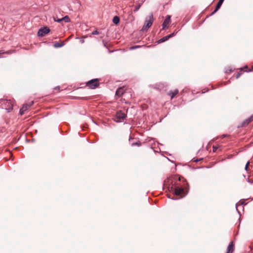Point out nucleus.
<instances>
[{"label":"nucleus","instance_id":"obj_1","mask_svg":"<svg viewBox=\"0 0 253 253\" xmlns=\"http://www.w3.org/2000/svg\"><path fill=\"white\" fill-rule=\"evenodd\" d=\"M0 107L4 109L9 112L13 109V104L10 100L0 99Z\"/></svg>","mask_w":253,"mask_h":253},{"label":"nucleus","instance_id":"obj_2","mask_svg":"<svg viewBox=\"0 0 253 253\" xmlns=\"http://www.w3.org/2000/svg\"><path fill=\"white\" fill-rule=\"evenodd\" d=\"M153 22V16L151 14L149 16L147 17L145 19V24L143 26L141 31H147L148 29L152 26Z\"/></svg>","mask_w":253,"mask_h":253},{"label":"nucleus","instance_id":"obj_3","mask_svg":"<svg viewBox=\"0 0 253 253\" xmlns=\"http://www.w3.org/2000/svg\"><path fill=\"white\" fill-rule=\"evenodd\" d=\"M126 117V115L122 111L116 113L114 121L116 122H122Z\"/></svg>","mask_w":253,"mask_h":253},{"label":"nucleus","instance_id":"obj_4","mask_svg":"<svg viewBox=\"0 0 253 253\" xmlns=\"http://www.w3.org/2000/svg\"><path fill=\"white\" fill-rule=\"evenodd\" d=\"M99 85V81L98 79H93L86 83V86L91 89H94Z\"/></svg>","mask_w":253,"mask_h":253},{"label":"nucleus","instance_id":"obj_5","mask_svg":"<svg viewBox=\"0 0 253 253\" xmlns=\"http://www.w3.org/2000/svg\"><path fill=\"white\" fill-rule=\"evenodd\" d=\"M50 29L47 27H44L43 28L39 29L38 35L40 37H43L45 35L48 34L50 32Z\"/></svg>","mask_w":253,"mask_h":253},{"label":"nucleus","instance_id":"obj_6","mask_svg":"<svg viewBox=\"0 0 253 253\" xmlns=\"http://www.w3.org/2000/svg\"><path fill=\"white\" fill-rule=\"evenodd\" d=\"M170 16L169 15H167L163 24V29L164 30L166 28H167L168 26L170 24Z\"/></svg>","mask_w":253,"mask_h":253},{"label":"nucleus","instance_id":"obj_7","mask_svg":"<svg viewBox=\"0 0 253 253\" xmlns=\"http://www.w3.org/2000/svg\"><path fill=\"white\" fill-rule=\"evenodd\" d=\"M184 190L183 189L179 186H177L174 189V194L176 196H180L183 194Z\"/></svg>","mask_w":253,"mask_h":253},{"label":"nucleus","instance_id":"obj_8","mask_svg":"<svg viewBox=\"0 0 253 253\" xmlns=\"http://www.w3.org/2000/svg\"><path fill=\"white\" fill-rule=\"evenodd\" d=\"M253 121V115L251 116L248 119L245 120L242 124V126H245L248 125L250 122Z\"/></svg>","mask_w":253,"mask_h":253},{"label":"nucleus","instance_id":"obj_9","mask_svg":"<svg viewBox=\"0 0 253 253\" xmlns=\"http://www.w3.org/2000/svg\"><path fill=\"white\" fill-rule=\"evenodd\" d=\"M224 0H219L216 4L214 10L212 12V14L215 13L220 7Z\"/></svg>","mask_w":253,"mask_h":253},{"label":"nucleus","instance_id":"obj_10","mask_svg":"<svg viewBox=\"0 0 253 253\" xmlns=\"http://www.w3.org/2000/svg\"><path fill=\"white\" fill-rule=\"evenodd\" d=\"M234 251V246L233 244V242H231L229 244L227 247V251L226 253H232Z\"/></svg>","mask_w":253,"mask_h":253},{"label":"nucleus","instance_id":"obj_11","mask_svg":"<svg viewBox=\"0 0 253 253\" xmlns=\"http://www.w3.org/2000/svg\"><path fill=\"white\" fill-rule=\"evenodd\" d=\"M124 93V87H120L118 88L116 92V95L119 97L122 96Z\"/></svg>","mask_w":253,"mask_h":253},{"label":"nucleus","instance_id":"obj_12","mask_svg":"<svg viewBox=\"0 0 253 253\" xmlns=\"http://www.w3.org/2000/svg\"><path fill=\"white\" fill-rule=\"evenodd\" d=\"M178 93V90L176 89L173 91H170L169 93V95L170 96L171 99H172Z\"/></svg>","mask_w":253,"mask_h":253},{"label":"nucleus","instance_id":"obj_13","mask_svg":"<svg viewBox=\"0 0 253 253\" xmlns=\"http://www.w3.org/2000/svg\"><path fill=\"white\" fill-rule=\"evenodd\" d=\"M33 101H32L29 105L27 104H24L22 107L21 108L25 112L33 104Z\"/></svg>","mask_w":253,"mask_h":253},{"label":"nucleus","instance_id":"obj_14","mask_svg":"<svg viewBox=\"0 0 253 253\" xmlns=\"http://www.w3.org/2000/svg\"><path fill=\"white\" fill-rule=\"evenodd\" d=\"M113 22L115 24H118L120 22V18L118 16H115L113 19Z\"/></svg>","mask_w":253,"mask_h":253},{"label":"nucleus","instance_id":"obj_15","mask_svg":"<svg viewBox=\"0 0 253 253\" xmlns=\"http://www.w3.org/2000/svg\"><path fill=\"white\" fill-rule=\"evenodd\" d=\"M64 43L63 42H62L61 43L56 42L54 43V46L55 48H59V47H62L63 46H64Z\"/></svg>","mask_w":253,"mask_h":253},{"label":"nucleus","instance_id":"obj_16","mask_svg":"<svg viewBox=\"0 0 253 253\" xmlns=\"http://www.w3.org/2000/svg\"><path fill=\"white\" fill-rule=\"evenodd\" d=\"M62 21H64L65 23H69L70 22V19L68 16H65L62 18Z\"/></svg>","mask_w":253,"mask_h":253},{"label":"nucleus","instance_id":"obj_17","mask_svg":"<svg viewBox=\"0 0 253 253\" xmlns=\"http://www.w3.org/2000/svg\"><path fill=\"white\" fill-rule=\"evenodd\" d=\"M168 38L167 37V36H165V37H164L163 38H162V39H161L159 41H158V43H161V42H163L167 40H168Z\"/></svg>","mask_w":253,"mask_h":253},{"label":"nucleus","instance_id":"obj_18","mask_svg":"<svg viewBox=\"0 0 253 253\" xmlns=\"http://www.w3.org/2000/svg\"><path fill=\"white\" fill-rule=\"evenodd\" d=\"M53 20L54 21L57 22L58 23H61L62 21V18H56L55 17H53Z\"/></svg>","mask_w":253,"mask_h":253},{"label":"nucleus","instance_id":"obj_19","mask_svg":"<svg viewBox=\"0 0 253 253\" xmlns=\"http://www.w3.org/2000/svg\"><path fill=\"white\" fill-rule=\"evenodd\" d=\"M175 35V33H172L171 34H169V35H168L167 36L168 39H169V38H172L173 36H174Z\"/></svg>","mask_w":253,"mask_h":253},{"label":"nucleus","instance_id":"obj_20","mask_svg":"<svg viewBox=\"0 0 253 253\" xmlns=\"http://www.w3.org/2000/svg\"><path fill=\"white\" fill-rule=\"evenodd\" d=\"M140 47V46H139V45H135V46L130 47V49L132 50V49H134L139 48Z\"/></svg>","mask_w":253,"mask_h":253},{"label":"nucleus","instance_id":"obj_21","mask_svg":"<svg viewBox=\"0 0 253 253\" xmlns=\"http://www.w3.org/2000/svg\"><path fill=\"white\" fill-rule=\"evenodd\" d=\"M140 7V5H138L137 6H136L135 7V9H134V12H136L137 11V10H138V9H139Z\"/></svg>","mask_w":253,"mask_h":253},{"label":"nucleus","instance_id":"obj_22","mask_svg":"<svg viewBox=\"0 0 253 253\" xmlns=\"http://www.w3.org/2000/svg\"><path fill=\"white\" fill-rule=\"evenodd\" d=\"M99 34V32L97 30H95L92 32V34L93 35H98Z\"/></svg>","mask_w":253,"mask_h":253},{"label":"nucleus","instance_id":"obj_23","mask_svg":"<svg viewBox=\"0 0 253 253\" xmlns=\"http://www.w3.org/2000/svg\"><path fill=\"white\" fill-rule=\"evenodd\" d=\"M132 146H134V145H137V146H140V142H136V143H132Z\"/></svg>","mask_w":253,"mask_h":253},{"label":"nucleus","instance_id":"obj_24","mask_svg":"<svg viewBox=\"0 0 253 253\" xmlns=\"http://www.w3.org/2000/svg\"><path fill=\"white\" fill-rule=\"evenodd\" d=\"M24 112H25L24 111H23L22 109H20V112H19L20 115H23L24 114Z\"/></svg>","mask_w":253,"mask_h":253},{"label":"nucleus","instance_id":"obj_25","mask_svg":"<svg viewBox=\"0 0 253 253\" xmlns=\"http://www.w3.org/2000/svg\"><path fill=\"white\" fill-rule=\"evenodd\" d=\"M241 75V73H240L239 72L236 75V79L239 78L240 77Z\"/></svg>","mask_w":253,"mask_h":253},{"label":"nucleus","instance_id":"obj_26","mask_svg":"<svg viewBox=\"0 0 253 253\" xmlns=\"http://www.w3.org/2000/svg\"><path fill=\"white\" fill-rule=\"evenodd\" d=\"M216 149L217 148L215 147H214V146L213 147V150L214 152H215L216 151Z\"/></svg>","mask_w":253,"mask_h":253},{"label":"nucleus","instance_id":"obj_27","mask_svg":"<svg viewBox=\"0 0 253 253\" xmlns=\"http://www.w3.org/2000/svg\"><path fill=\"white\" fill-rule=\"evenodd\" d=\"M248 167L247 166H245V169L246 170H248Z\"/></svg>","mask_w":253,"mask_h":253},{"label":"nucleus","instance_id":"obj_28","mask_svg":"<svg viewBox=\"0 0 253 253\" xmlns=\"http://www.w3.org/2000/svg\"><path fill=\"white\" fill-rule=\"evenodd\" d=\"M249 164H250V162H248L246 164V166H247L248 167H249Z\"/></svg>","mask_w":253,"mask_h":253},{"label":"nucleus","instance_id":"obj_29","mask_svg":"<svg viewBox=\"0 0 253 253\" xmlns=\"http://www.w3.org/2000/svg\"><path fill=\"white\" fill-rule=\"evenodd\" d=\"M200 161V160L196 159V160H194V162H199Z\"/></svg>","mask_w":253,"mask_h":253},{"label":"nucleus","instance_id":"obj_30","mask_svg":"<svg viewBox=\"0 0 253 253\" xmlns=\"http://www.w3.org/2000/svg\"><path fill=\"white\" fill-rule=\"evenodd\" d=\"M244 204V202H241V205H242V204Z\"/></svg>","mask_w":253,"mask_h":253},{"label":"nucleus","instance_id":"obj_31","mask_svg":"<svg viewBox=\"0 0 253 253\" xmlns=\"http://www.w3.org/2000/svg\"><path fill=\"white\" fill-rule=\"evenodd\" d=\"M84 42V40H82V42L83 43Z\"/></svg>","mask_w":253,"mask_h":253},{"label":"nucleus","instance_id":"obj_32","mask_svg":"<svg viewBox=\"0 0 253 253\" xmlns=\"http://www.w3.org/2000/svg\"><path fill=\"white\" fill-rule=\"evenodd\" d=\"M252 71H253V67H252Z\"/></svg>","mask_w":253,"mask_h":253}]
</instances>
